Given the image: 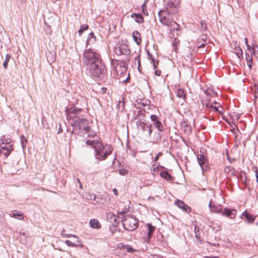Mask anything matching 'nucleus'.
Returning a JSON list of instances; mask_svg holds the SVG:
<instances>
[{
    "mask_svg": "<svg viewBox=\"0 0 258 258\" xmlns=\"http://www.w3.org/2000/svg\"><path fill=\"white\" fill-rule=\"evenodd\" d=\"M119 173L121 175H125L127 173V170L125 169H120L119 170Z\"/></svg>",
    "mask_w": 258,
    "mask_h": 258,
    "instance_id": "a18cd8bd",
    "label": "nucleus"
},
{
    "mask_svg": "<svg viewBox=\"0 0 258 258\" xmlns=\"http://www.w3.org/2000/svg\"><path fill=\"white\" fill-rule=\"evenodd\" d=\"M121 248L122 249H125L126 251L128 253H133L137 251L136 249L133 248L132 247L128 244L122 245Z\"/></svg>",
    "mask_w": 258,
    "mask_h": 258,
    "instance_id": "7c9ffc66",
    "label": "nucleus"
},
{
    "mask_svg": "<svg viewBox=\"0 0 258 258\" xmlns=\"http://www.w3.org/2000/svg\"><path fill=\"white\" fill-rule=\"evenodd\" d=\"M209 207L211 212H215L217 213H221L222 211V209L221 205H217L212 204V200H210L209 204Z\"/></svg>",
    "mask_w": 258,
    "mask_h": 258,
    "instance_id": "a211bd4d",
    "label": "nucleus"
},
{
    "mask_svg": "<svg viewBox=\"0 0 258 258\" xmlns=\"http://www.w3.org/2000/svg\"><path fill=\"white\" fill-rule=\"evenodd\" d=\"M61 132H62V128L60 126L58 130V134H59Z\"/></svg>",
    "mask_w": 258,
    "mask_h": 258,
    "instance_id": "774afa93",
    "label": "nucleus"
},
{
    "mask_svg": "<svg viewBox=\"0 0 258 258\" xmlns=\"http://www.w3.org/2000/svg\"><path fill=\"white\" fill-rule=\"evenodd\" d=\"M150 258H165L163 256H161L160 255H152L151 256Z\"/></svg>",
    "mask_w": 258,
    "mask_h": 258,
    "instance_id": "5fc2aeb1",
    "label": "nucleus"
},
{
    "mask_svg": "<svg viewBox=\"0 0 258 258\" xmlns=\"http://www.w3.org/2000/svg\"><path fill=\"white\" fill-rule=\"evenodd\" d=\"M140 56L139 55H138L137 57H135V61H138V69L140 73H141L142 72L141 70V60H140Z\"/></svg>",
    "mask_w": 258,
    "mask_h": 258,
    "instance_id": "a19ab883",
    "label": "nucleus"
},
{
    "mask_svg": "<svg viewBox=\"0 0 258 258\" xmlns=\"http://www.w3.org/2000/svg\"><path fill=\"white\" fill-rule=\"evenodd\" d=\"M136 125L138 130L147 133L149 137H151L153 132V128H152V125L149 122H147L146 120H137L136 121Z\"/></svg>",
    "mask_w": 258,
    "mask_h": 258,
    "instance_id": "6e6552de",
    "label": "nucleus"
},
{
    "mask_svg": "<svg viewBox=\"0 0 258 258\" xmlns=\"http://www.w3.org/2000/svg\"><path fill=\"white\" fill-rule=\"evenodd\" d=\"M101 89H102L103 93H105L107 90V89L106 88H104V87H102Z\"/></svg>",
    "mask_w": 258,
    "mask_h": 258,
    "instance_id": "338daca9",
    "label": "nucleus"
},
{
    "mask_svg": "<svg viewBox=\"0 0 258 258\" xmlns=\"http://www.w3.org/2000/svg\"><path fill=\"white\" fill-rule=\"evenodd\" d=\"M163 155L162 153L161 152H159L157 155L156 156L154 159V162H156L158 160L159 157L162 156Z\"/></svg>",
    "mask_w": 258,
    "mask_h": 258,
    "instance_id": "8fccbe9b",
    "label": "nucleus"
},
{
    "mask_svg": "<svg viewBox=\"0 0 258 258\" xmlns=\"http://www.w3.org/2000/svg\"><path fill=\"white\" fill-rule=\"evenodd\" d=\"M234 49L235 53L236 54L239 59L243 58V51L240 46H235Z\"/></svg>",
    "mask_w": 258,
    "mask_h": 258,
    "instance_id": "393cba45",
    "label": "nucleus"
},
{
    "mask_svg": "<svg viewBox=\"0 0 258 258\" xmlns=\"http://www.w3.org/2000/svg\"><path fill=\"white\" fill-rule=\"evenodd\" d=\"M222 214L230 218H234L236 216V211L234 209H230L228 208H224L222 211Z\"/></svg>",
    "mask_w": 258,
    "mask_h": 258,
    "instance_id": "f3484780",
    "label": "nucleus"
},
{
    "mask_svg": "<svg viewBox=\"0 0 258 258\" xmlns=\"http://www.w3.org/2000/svg\"><path fill=\"white\" fill-rule=\"evenodd\" d=\"M163 141L162 142L163 147L164 148H167L169 147V143L168 140V137L165 136V135L163 134V136L162 137Z\"/></svg>",
    "mask_w": 258,
    "mask_h": 258,
    "instance_id": "e433bc0d",
    "label": "nucleus"
},
{
    "mask_svg": "<svg viewBox=\"0 0 258 258\" xmlns=\"http://www.w3.org/2000/svg\"><path fill=\"white\" fill-rule=\"evenodd\" d=\"M12 214L13 215V217L15 218H17L19 220L23 219V213L20 211L13 210L12 211Z\"/></svg>",
    "mask_w": 258,
    "mask_h": 258,
    "instance_id": "a878e982",
    "label": "nucleus"
},
{
    "mask_svg": "<svg viewBox=\"0 0 258 258\" xmlns=\"http://www.w3.org/2000/svg\"><path fill=\"white\" fill-rule=\"evenodd\" d=\"M90 225L93 228L99 229L101 227V225L98 220L92 219L90 221Z\"/></svg>",
    "mask_w": 258,
    "mask_h": 258,
    "instance_id": "5701e85b",
    "label": "nucleus"
},
{
    "mask_svg": "<svg viewBox=\"0 0 258 258\" xmlns=\"http://www.w3.org/2000/svg\"><path fill=\"white\" fill-rule=\"evenodd\" d=\"M89 28V26L88 24H82L80 26V28L78 31L79 35L81 36L82 33L86 30H87Z\"/></svg>",
    "mask_w": 258,
    "mask_h": 258,
    "instance_id": "c9c22d12",
    "label": "nucleus"
},
{
    "mask_svg": "<svg viewBox=\"0 0 258 258\" xmlns=\"http://www.w3.org/2000/svg\"><path fill=\"white\" fill-rule=\"evenodd\" d=\"M150 119L152 121V123H150L152 125V128L154 126L159 132L154 138L155 142L158 143L162 139L163 133L166 130L165 126L163 125L157 115L152 114L150 115Z\"/></svg>",
    "mask_w": 258,
    "mask_h": 258,
    "instance_id": "423d86ee",
    "label": "nucleus"
},
{
    "mask_svg": "<svg viewBox=\"0 0 258 258\" xmlns=\"http://www.w3.org/2000/svg\"><path fill=\"white\" fill-rule=\"evenodd\" d=\"M46 57L48 62L50 64L54 62L56 58V52L54 50H47L46 52Z\"/></svg>",
    "mask_w": 258,
    "mask_h": 258,
    "instance_id": "2eb2a0df",
    "label": "nucleus"
},
{
    "mask_svg": "<svg viewBox=\"0 0 258 258\" xmlns=\"http://www.w3.org/2000/svg\"><path fill=\"white\" fill-rule=\"evenodd\" d=\"M176 96L178 98L185 99L186 98V93L182 89H178L176 92Z\"/></svg>",
    "mask_w": 258,
    "mask_h": 258,
    "instance_id": "cd10ccee",
    "label": "nucleus"
},
{
    "mask_svg": "<svg viewBox=\"0 0 258 258\" xmlns=\"http://www.w3.org/2000/svg\"><path fill=\"white\" fill-rule=\"evenodd\" d=\"M124 228L128 231H134L138 226V220L134 217L133 215H126L123 220H122Z\"/></svg>",
    "mask_w": 258,
    "mask_h": 258,
    "instance_id": "0eeeda50",
    "label": "nucleus"
},
{
    "mask_svg": "<svg viewBox=\"0 0 258 258\" xmlns=\"http://www.w3.org/2000/svg\"><path fill=\"white\" fill-rule=\"evenodd\" d=\"M161 74V71L159 70H155V75L157 76H160Z\"/></svg>",
    "mask_w": 258,
    "mask_h": 258,
    "instance_id": "6e6d98bb",
    "label": "nucleus"
},
{
    "mask_svg": "<svg viewBox=\"0 0 258 258\" xmlns=\"http://www.w3.org/2000/svg\"><path fill=\"white\" fill-rule=\"evenodd\" d=\"M179 6V0H170L164 9L158 12L160 22L162 24L170 28V33L174 31L180 30V25L173 20V18L174 15L177 14Z\"/></svg>",
    "mask_w": 258,
    "mask_h": 258,
    "instance_id": "f257e3e1",
    "label": "nucleus"
},
{
    "mask_svg": "<svg viewBox=\"0 0 258 258\" xmlns=\"http://www.w3.org/2000/svg\"><path fill=\"white\" fill-rule=\"evenodd\" d=\"M113 192H114L115 195H116V196L118 195V191H117V190L116 188H114L113 189Z\"/></svg>",
    "mask_w": 258,
    "mask_h": 258,
    "instance_id": "0e129e2a",
    "label": "nucleus"
},
{
    "mask_svg": "<svg viewBox=\"0 0 258 258\" xmlns=\"http://www.w3.org/2000/svg\"><path fill=\"white\" fill-rule=\"evenodd\" d=\"M133 37L134 40L137 44H140L141 42V35L138 31H134L133 33Z\"/></svg>",
    "mask_w": 258,
    "mask_h": 258,
    "instance_id": "4be33fe9",
    "label": "nucleus"
},
{
    "mask_svg": "<svg viewBox=\"0 0 258 258\" xmlns=\"http://www.w3.org/2000/svg\"><path fill=\"white\" fill-rule=\"evenodd\" d=\"M102 61L100 54L91 49H86L83 54V64L86 68L95 65Z\"/></svg>",
    "mask_w": 258,
    "mask_h": 258,
    "instance_id": "20e7f679",
    "label": "nucleus"
},
{
    "mask_svg": "<svg viewBox=\"0 0 258 258\" xmlns=\"http://www.w3.org/2000/svg\"><path fill=\"white\" fill-rule=\"evenodd\" d=\"M246 59H248V58H250V56H252V55H249L248 52H245Z\"/></svg>",
    "mask_w": 258,
    "mask_h": 258,
    "instance_id": "680f3d73",
    "label": "nucleus"
},
{
    "mask_svg": "<svg viewBox=\"0 0 258 258\" xmlns=\"http://www.w3.org/2000/svg\"><path fill=\"white\" fill-rule=\"evenodd\" d=\"M181 125L184 128L185 132L187 134H189L191 132V127L189 125L187 121H183V122L181 123Z\"/></svg>",
    "mask_w": 258,
    "mask_h": 258,
    "instance_id": "c756f323",
    "label": "nucleus"
},
{
    "mask_svg": "<svg viewBox=\"0 0 258 258\" xmlns=\"http://www.w3.org/2000/svg\"><path fill=\"white\" fill-rule=\"evenodd\" d=\"M241 217H244L248 223H253L255 218L253 215L250 214L249 213H247L246 210L242 213Z\"/></svg>",
    "mask_w": 258,
    "mask_h": 258,
    "instance_id": "6ab92c4d",
    "label": "nucleus"
},
{
    "mask_svg": "<svg viewBox=\"0 0 258 258\" xmlns=\"http://www.w3.org/2000/svg\"><path fill=\"white\" fill-rule=\"evenodd\" d=\"M197 159L203 172L207 171L209 168V161L207 157L204 154V152L201 154H198L197 155Z\"/></svg>",
    "mask_w": 258,
    "mask_h": 258,
    "instance_id": "1a4fd4ad",
    "label": "nucleus"
},
{
    "mask_svg": "<svg viewBox=\"0 0 258 258\" xmlns=\"http://www.w3.org/2000/svg\"><path fill=\"white\" fill-rule=\"evenodd\" d=\"M247 64L252 63V57L250 56V58H248V59L246 60Z\"/></svg>",
    "mask_w": 258,
    "mask_h": 258,
    "instance_id": "bf43d9fd",
    "label": "nucleus"
},
{
    "mask_svg": "<svg viewBox=\"0 0 258 258\" xmlns=\"http://www.w3.org/2000/svg\"><path fill=\"white\" fill-rule=\"evenodd\" d=\"M109 221L114 227H117L119 223V220H117V217L114 215L111 216Z\"/></svg>",
    "mask_w": 258,
    "mask_h": 258,
    "instance_id": "bb28decb",
    "label": "nucleus"
},
{
    "mask_svg": "<svg viewBox=\"0 0 258 258\" xmlns=\"http://www.w3.org/2000/svg\"><path fill=\"white\" fill-rule=\"evenodd\" d=\"M131 17L135 19V21L138 23H142L144 22V18L143 16L139 13H133Z\"/></svg>",
    "mask_w": 258,
    "mask_h": 258,
    "instance_id": "412c9836",
    "label": "nucleus"
},
{
    "mask_svg": "<svg viewBox=\"0 0 258 258\" xmlns=\"http://www.w3.org/2000/svg\"><path fill=\"white\" fill-rule=\"evenodd\" d=\"M224 111V108L222 107V106H220V108L218 109V110L217 112H218V113L222 114L223 113Z\"/></svg>",
    "mask_w": 258,
    "mask_h": 258,
    "instance_id": "864d4df0",
    "label": "nucleus"
},
{
    "mask_svg": "<svg viewBox=\"0 0 258 258\" xmlns=\"http://www.w3.org/2000/svg\"><path fill=\"white\" fill-rule=\"evenodd\" d=\"M87 145L91 146L94 150V156L99 161L106 160L113 152V148L109 144L102 143L96 137L94 140H88L86 141Z\"/></svg>",
    "mask_w": 258,
    "mask_h": 258,
    "instance_id": "f03ea898",
    "label": "nucleus"
},
{
    "mask_svg": "<svg viewBox=\"0 0 258 258\" xmlns=\"http://www.w3.org/2000/svg\"><path fill=\"white\" fill-rule=\"evenodd\" d=\"M82 111V109L77 108L75 106L66 109L67 118L73 119L72 125L74 127H78L79 130H83L86 133H88L89 130L88 121L83 115H80Z\"/></svg>",
    "mask_w": 258,
    "mask_h": 258,
    "instance_id": "7ed1b4c3",
    "label": "nucleus"
},
{
    "mask_svg": "<svg viewBox=\"0 0 258 258\" xmlns=\"http://www.w3.org/2000/svg\"><path fill=\"white\" fill-rule=\"evenodd\" d=\"M130 79V74H128L127 78L125 80H124L123 81V82L124 83H127L128 82Z\"/></svg>",
    "mask_w": 258,
    "mask_h": 258,
    "instance_id": "052dcab7",
    "label": "nucleus"
},
{
    "mask_svg": "<svg viewBox=\"0 0 258 258\" xmlns=\"http://www.w3.org/2000/svg\"><path fill=\"white\" fill-rule=\"evenodd\" d=\"M201 24V27L202 29L206 31L207 29V23L206 22V21L205 20H202L200 22Z\"/></svg>",
    "mask_w": 258,
    "mask_h": 258,
    "instance_id": "79ce46f5",
    "label": "nucleus"
},
{
    "mask_svg": "<svg viewBox=\"0 0 258 258\" xmlns=\"http://www.w3.org/2000/svg\"><path fill=\"white\" fill-rule=\"evenodd\" d=\"M152 62L153 64L154 69L156 70L157 68V66L159 63V60L154 59L152 61Z\"/></svg>",
    "mask_w": 258,
    "mask_h": 258,
    "instance_id": "09e8293b",
    "label": "nucleus"
},
{
    "mask_svg": "<svg viewBox=\"0 0 258 258\" xmlns=\"http://www.w3.org/2000/svg\"><path fill=\"white\" fill-rule=\"evenodd\" d=\"M20 139H21V144L22 145V147L23 149L26 147L25 144L27 143V140L26 138L23 136L21 135L20 136Z\"/></svg>",
    "mask_w": 258,
    "mask_h": 258,
    "instance_id": "ea45409f",
    "label": "nucleus"
},
{
    "mask_svg": "<svg viewBox=\"0 0 258 258\" xmlns=\"http://www.w3.org/2000/svg\"><path fill=\"white\" fill-rule=\"evenodd\" d=\"M64 242L68 246H71V247H78V246H80V247L83 246V244H81L79 245L78 244H77L76 243L72 242L71 241H70L69 240H66Z\"/></svg>",
    "mask_w": 258,
    "mask_h": 258,
    "instance_id": "58836bf2",
    "label": "nucleus"
},
{
    "mask_svg": "<svg viewBox=\"0 0 258 258\" xmlns=\"http://www.w3.org/2000/svg\"><path fill=\"white\" fill-rule=\"evenodd\" d=\"M126 213V211H122L121 212H118V214L119 215H121L122 217V218H125L124 217V214Z\"/></svg>",
    "mask_w": 258,
    "mask_h": 258,
    "instance_id": "4d7b16f0",
    "label": "nucleus"
},
{
    "mask_svg": "<svg viewBox=\"0 0 258 258\" xmlns=\"http://www.w3.org/2000/svg\"><path fill=\"white\" fill-rule=\"evenodd\" d=\"M83 197L88 200H95L96 196L95 194L86 192L83 194Z\"/></svg>",
    "mask_w": 258,
    "mask_h": 258,
    "instance_id": "b1692460",
    "label": "nucleus"
},
{
    "mask_svg": "<svg viewBox=\"0 0 258 258\" xmlns=\"http://www.w3.org/2000/svg\"><path fill=\"white\" fill-rule=\"evenodd\" d=\"M133 118L134 120L138 119H139L140 118L139 110L137 111V113L135 111V113L134 116L133 117Z\"/></svg>",
    "mask_w": 258,
    "mask_h": 258,
    "instance_id": "49530a36",
    "label": "nucleus"
},
{
    "mask_svg": "<svg viewBox=\"0 0 258 258\" xmlns=\"http://www.w3.org/2000/svg\"><path fill=\"white\" fill-rule=\"evenodd\" d=\"M202 104L204 105H205V106L207 108H209L210 107V101L209 100H208L207 102H204V101H202Z\"/></svg>",
    "mask_w": 258,
    "mask_h": 258,
    "instance_id": "3c124183",
    "label": "nucleus"
},
{
    "mask_svg": "<svg viewBox=\"0 0 258 258\" xmlns=\"http://www.w3.org/2000/svg\"><path fill=\"white\" fill-rule=\"evenodd\" d=\"M96 41V37L94 36V33L92 32H91L88 37L87 43H94Z\"/></svg>",
    "mask_w": 258,
    "mask_h": 258,
    "instance_id": "c85d7f7f",
    "label": "nucleus"
},
{
    "mask_svg": "<svg viewBox=\"0 0 258 258\" xmlns=\"http://www.w3.org/2000/svg\"><path fill=\"white\" fill-rule=\"evenodd\" d=\"M147 55L148 58L150 59L152 61L155 59L152 54L150 53L149 51H147Z\"/></svg>",
    "mask_w": 258,
    "mask_h": 258,
    "instance_id": "603ef678",
    "label": "nucleus"
},
{
    "mask_svg": "<svg viewBox=\"0 0 258 258\" xmlns=\"http://www.w3.org/2000/svg\"><path fill=\"white\" fill-rule=\"evenodd\" d=\"M12 57L10 54H7L6 56L5 59L3 63V67L5 69H7L9 62L11 59Z\"/></svg>",
    "mask_w": 258,
    "mask_h": 258,
    "instance_id": "f704fd0d",
    "label": "nucleus"
},
{
    "mask_svg": "<svg viewBox=\"0 0 258 258\" xmlns=\"http://www.w3.org/2000/svg\"><path fill=\"white\" fill-rule=\"evenodd\" d=\"M205 94L207 96H209V97H214L217 96V93L212 89H208L205 91Z\"/></svg>",
    "mask_w": 258,
    "mask_h": 258,
    "instance_id": "2f4dec72",
    "label": "nucleus"
},
{
    "mask_svg": "<svg viewBox=\"0 0 258 258\" xmlns=\"http://www.w3.org/2000/svg\"><path fill=\"white\" fill-rule=\"evenodd\" d=\"M0 141L1 143L0 144L3 145H8V144H11V140L10 138H6L5 136H2Z\"/></svg>",
    "mask_w": 258,
    "mask_h": 258,
    "instance_id": "4c0bfd02",
    "label": "nucleus"
},
{
    "mask_svg": "<svg viewBox=\"0 0 258 258\" xmlns=\"http://www.w3.org/2000/svg\"><path fill=\"white\" fill-rule=\"evenodd\" d=\"M147 227L148 228L147 235L143 237L145 242L149 243L150 241L152 235L155 230V227L153 226L150 223L147 224Z\"/></svg>",
    "mask_w": 258,
    "mask_h": 258,
    "instance_id": "f8f14e48",
    "label": "nucleus"
},
{
    "mask_svg": "<svg viewBox=\"0 0 258 258\" xmlns=\"http://www.w3.org/2000/svg\"><path fill=\"white\" fill-rule=\"evenodd\" d=\"M146 111L144 108H141L139 109V113H140V118L138 119V120H143L145 121V118L146 117Z\"/></svg>",
    "mask_w": 258,
    "mask_h": 258,
    "instance_id": "72a5a7b5",
    "label": "nucleus"
},
{
    "mask_svg": "<svg viewBox=\"0 0 258 258\" xmlns=\"http://www.w3.org/2000/svg\"><path fill=\"white\" fill-rule=\"evenodd\" d=\"M206 42H204V43H202V44H201L200 45H198L197 44V47L198 48H202V47H205V46L206 45Z\"/></svg>",
    "mask_w": 258,
    "mask_h": 258,
    "instance_id": "13d9d810",
    "label": "nucleus"
},
{
    "mask_svg": "<svg viewBox=\"0 0 258 258\" xmlns=\"http://www.w3.org/2000/svg\"><path fill=\"white\" fill-rule=\"evenodd\" d=\"M114 51L117 55H127L130 52L128 46L124 44H121L117 47H115Z\"/></svg>",
    "mask_w": 258,
    "mask_h": 258,
    "instance_id": "9b49d317",
    "label": "nucleus"
},
{
    "mask_svg": "<svg viewBox=\"0 0 258 258\" xmlns=\"http://www.w3.org/2000/svg\"><path fill=\"white\" fill-rule=\"evenodd\" d=\"M142 102V101L141 100H136L135 103L134 104L135 106L137 109H141L142 108H141V106H140V105L141 104Z\"/></svg>",
    "mask_w": 258,
    "mask_h": 258,
    "instance_id": "c03bdc74",
    "label": "nucleus"
},
{
    "mask_svg": "<svg viewBox=\"0 0 258 258\" xmlns=\"http://www.w3.org/2000/svg\"><path fill=\"white\" fill-rule=\"evenodd\" d=\"M254 172H255L256 180L258 181V170L256 168L255 169Z\"/></svg>",
    "mask_w": 258,
    "mask_h": 258,
    "instance_id": "e2e57ef3",
    "label": "nucleus"
},
{
    "mask_svg": "<svg viewBox=\"0 0 258 258\" xmlns=\"http://www.w3.org/2000/svg\"><path fill=\"white\" fill-rule=\"evenodd\" d=\"M160 176L164 178L165 180L169 181L174 179L172 175L167 171L164 170L161 171L160 174Z\"/></svg>",
    "mask_w": 258,
    "mask_h": 258,
    "instance_id": "aec40b11",
    "label": "nucleus"
},
{
    "mask_svg": "<svg viewBox=\"0 0 258 258\" xmlns=\"http://www.w3.org/2000/svg\"><path fill=\"white\" fill-rule=\"evenodd\" d=\"M106 73V66L103 61L86 68V74L92 78L103 79Z\"/></svg>",
    "mask_w": 258,
    "mask_h": 258,
    "instance_id": "39448f33",
    "label": "nucleus"
},
{
    "mask_svg": "<svg viewBox=\"0 0 258 258\" xmlns=\"http://www.w3.org/2000/svg\"><path fill=\"white\" fill-rule=\"evenodd\" d=\"M235 172H236V169L234 168H233L230 166H227L225 167L224 169V173L226 175L230 174L231 175H232V176L235 177L236 180L238 182V177L237 175H236Z\"/></svg>",
    "mask_w": 258,
    "mask_h": 258,
    "instance_id": "dca6fc26",
    "label": "nucleus"
},
{
    "mask_svg": "<svg viewBox=\"0 0 258 258\" xmlns=\"http://www.w3.org/2000/svg\"><path fill=\"white\" fill-rule=\"evenodd\" d=\"M255 102L258 101V86H255Z\"/></svg>",
    "mask_w": 258,
    "mask_h": 258,
    "instance_id": "de8ad7c7",
    "label": "nucleus"
},
{
    "mask_svg": "<svg viewBox=\"0 0 258 258\" xmlns=\"http://www.w3.org/2000/svg\"><path fill=\"white\" fill-rule=\"evenodd\" d=\"M142 12L144 15H148L147 6L145 2L142 6Z\"/></svg>",
    "mask_w": 258,
    "mask_h": 258,
    "instance_id": "37998d69",
    "label": "nucleus"
},
{
    "mask_svg": "<svg viewBox=\"0 0 258 258\" xmlns=\"http://www.w3.org/2000/svg\"><path fill=\"white\" fill-rule=\"evenodd\" d=\"M114 67L115 71L117 75H121L125 73L127 69V64L124 61H118Z\"/></svg>",
    "mask_w": 258,
    "mask_h": 258,
    "instance_id": "9d476101",
    "label": "nucleus"
},
{
    "mask_svg": "<svg viewBox=\"0 0 258 258\" xmlns=\"http://www.w3.org/2000/svg\"><path fill=\"white\" fill-rule=\"evenodd\" d=\"M175 204L180 209H182L183 211L187 213H189L191 212V208L188 205L185 204L183 201L179 200H177L175 202Z\"/></svg>",
    "mask_w": 258,
    "mask_h": 258,
    "instance_id": "4468645a",
    "label": "nucleus"
},
{
    "mask_svg": "<svg viewBox=\"0 0 258 258\" xmlns=\"http://www.w3.org/2000/svg\"><path fill=\"white\" fill-rule=\"evenodd\" d=\"M207 38H208V36L207 34H201L197 39V44H200L202 42H206Z\"/></svg>",
    "mask_w": 258,
    "mask_h": 258,
    "instance_id": "473e14b6",
    "label": "nucleus"
},
{
    "mask_svg": "<svg viewBox=\"0 0 258 258\" xmlns=\"http://www.w3.org/2000/svg\"><path fill=\"white\" fill-rule=\"evenodd\" d=\"M65 236H66L67 237H70L71 236H73V237H77L75 235H71V234H65Z\"/></svg>",
    "mask_w": 258,
    "mask_h": 258,
    "instance_id": "69168bd1",
    "label": "nucleus"
},
{
    "mask_svg": "<svg viewBox=\"0 0 258 258\" xmlns=\"http://www.w3.org/2000/svg\"><path fill=\"white\" fill-rule=\"evenodd\" d=\"M0 147L1 153L3 154L6 158H7L14 150L12 144L6 145L0 144Z\"/></svg>",
    "mask_w": 258,
    "mask_h": 258,
    "instance_id": "ddd939ff",
    "label": "nucleus"
}]
</instances>
